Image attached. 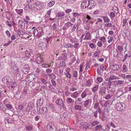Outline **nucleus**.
Wrapping results in <instances>:
<instances>
[{
    "label": "nucleus",
    "instance_id": "obj_59",
    "mask_svg": "<svg viewBox=\"0 0 131 131\" xmlns=\"http://www.w3.org/2000/svg\"><path fill=\"white\" fill-rule=\"evenodd\" d=\"M22 71L25 74H27L29 72V70H26V69H24V70H22Z\"/></svg>",
    "mask_w": 131,
    "mask_h": 131
},
{
    "label": "nucleus",
    "instance_id": "obj_8",
    "mask_svg": "<svg viewBox=\"0 0 131 131\" xmlns=\"http://www.w3.org/2000/svg\"><path fill=\"white\" fill-rule=\"evenodd\" d=\"M39 112L41 114H45L47 113L48 110L47 107H43L39 109Z\"/></svg>",
    "mask_w": 131,
    "mask_h": 131
},
{
    "label": "nucleus",
    "instance_id": "obj_52",
    "mask_svg": "<svg viewBox=\"0 0 131 131\" xmlns=\"http://www.w3.org/2000/svg\"><path fill=\"white\" fill-rule=\"evenodd\" d=\"M112 97L110 94H108L105 97V99L106 100H109Z\"/></svg>",
    "mask_w": 131,
    "mask_h": 131
},
{
    "label": "nucleus",
    "instance_id": "obj_35",
    "mask_svg": "<svg viewBox=\"0 0 131 131\" xmlns=\"http://www.w3.org/2000/svg\"><path fill=\"white\" fill-rule=\"evenodd\" d=\"M5 96V95L1 91H0V100H2L3 97Z\"/></svg>",
    "mask_w": 131,
    "mask_h": 131
},
{
    "label": "nucleus",
    "instance_id": "obj_6",
    "mask_svg": "<svg viewBox=\"0 0 131 131\" xmlns=\"http://www.w3.org/2000/svg\"><path fill=\"white\" fill-rule=\"evenodd\" d=\"M34 105V104L32 102H30L28 103V106L25 109L27 113H28L30 111Z\"/></svg>",
    "mask_w": 131,
    "mask_h": 131
},
{
    "label": "nucleus",
    "instance_id": "obj_51",
    "mask_svg": "<svg viewBox=\"0 0 131 131\" xmlns=\"http://www.w3.org/2000/svg\"><path fill=\"white\" fill-rule=\"evenodd\" d=\"M110 102V101L107 100L106 101L104 105V107L108 106V105H109Z\"/></svg>",
    "mask_w": 131,
    "mask_h": 131
},
{
    "label": "nucleus",
    "instance_id": "obj_16",
    "mask_svg": "<svg viewBox=\"0 0 131 131\" xmlns=\"http://www.w3.org/2000/svg\"><path fill=\"white\" fill-rule=\"evenodd\" d=\"M90 101V100H88L84 101L83 104L85 107L88 108L90 107V106L89 105V103Z\"/></svg>",
    "mask_w": 131,
    "mask_h": 131
},
{
    "label": "nucleus",
    "instance_id": "obj_34",
    "mask_svg": "<svg viewBox=\"0 0 131 131\" xmlns=\"http://www.w3.org/2000/svg\"><path fill=\"white\" fill-rule=\"evenodd\" d=\"M104 21L105 22H108L110 21V20L106 16H103L102 17Z\"/></svg>",
    "mask_w": 131,
    "mask_h": 131
},
{
    "label": "nucleus",
    "instance_id": "obj_30",
    "mask_svg": "<svg viewBox=\"0 0 131 131\" xmlns=\"http://www.w3.org/2000/svg\"><path fill=\"white\" fill-rule=\"evenodd\" d=\"M55 3V1H52L48 3V6L49 7H51Z\"/></svg>",
    "mask_w": 131,
    "mask_h": 131
},
{
    "label": "nucleus",
    "instance_id": "obj_57",
    "mask_svg": "<svg viewBox=\"0 0 131 131\" xmlns=\"http://www.w3.org/2000/svg\"><path fill=\"white\" fill-rule=\"evenodd\" d=\"M16 12H17L20 14H22L23 12V10L22 9H19V10L16 9Z\"/></svg>",
    "mask_w": 131,
    "mask_h": 131
},
{
    "label": "nucleus",
    "instance_id": "obj_32",
    "mask_svg": "<svg viewBox=\"0 0 131 131\" xmlns=\"http://www.w3.org/2000/svg\"><path fill=\"white\" fill-rule=\"evenodd\" d=\"M52 124L51 123L48 124L47 126V127L48 130H50L52 128Z\"/></svg>",
    "mask_w": 131,
    "mask_h": 131
},
{
    "label": "nucleus",
    "instance_id": "obj_18",
    "mask_svg": "<svg viewBox=\"0 0 131 131\" xmlns=\"http://www.w3.org/2000/svg\"><path fill=\"white\" fill-rule=\"evenodd\" d=\"M117 50H118L120 54L122 55H123L122 52L123 50L124 49L123 48V47L122 46L118 45L117 47Z\"/></svg>",
    "mask_w": 131,
    "mask_h": 131
},
{
    "label": "nucleus",
    "instance_id": "obj_25",
    "mask_svg": "<svg viewBox=\"0 0 131 131\" xmlns=\"http://www.w3.org/2000/svg\"><path fill=\"white\" fill-rule=\"evenodd\" d=\"M25 128L27 130L30 131L33 130L34 129L33 127L29 125L26 126Z\"/></svg>",
    "mask_w": 131,
    "mask_h": 131
},
{
    "label": "nucleus",
    "instance_id": "obj_13",
    "mask_svg": "<svg viewBox=\"0 0 131 131\" xmlns=\"http://www.w3.org/2000/svg\"><path fill=\"white\" fill-rule=\"evenodd\" d=\"M35 8L37 10H40L42 7L40 3H35Z\"/></svg>",
    "mask_w": 131,
    "mask_h": 131
},
{
    "label": "nucleus",
    "instance_id": "obj_39",
    "mask_svg": "<svg viewBox=\"0 0 131 131\" xmlns=\"http://www.w3.org/2000/svg\"><path fill=\"white\" fill-rule=\"evenodd\" d=\"M44 35V32L42 31H39L38 32V35L37 36L39 38L40 37Z\"/></svg>",
    "mask_w": 131,
    "mask_h": 131
},
{
    "label": "nucleus",
    "instance_id": "obj_53",
    "mask_svg": "<svg viewBox=\"0 0 131 131\" xmlns=\"http://www.w3.org/2000/svg\"><path fill=\"white\" fill-rule=\"evenodd\" d=\"M38 32V31L37 29H34L33 31L34 34L35 36H37Z\"/></svg>",
    "mask_w": 131,
    "mask_h": 131
},
{
    "label": "nucleus",
    "instance_id": "obj_7",
    "mask_svg": "<svg viewBox=\"0 0 131 131\" xmlns=\"http://www.w3.org/2000/svg\"><path fill=\"white\" fill-rule=\"evenodd\" d=\"M106 89L105 87L104 86L100 87L99 90V94L102 95L105 94Z\"/></svg>",
    "mask_w": 131,
    "mask_h": 131
},
{
    "label": "nucleus",
    "instance_id": "obj_11",
    "mask_svg": "<svg viewBox=\"0 0 131 131\" xmlns=\"http://www.w3.org/2000/svg\"><path fill=\"white\" fill-rule=\"evenodd\" d=\"M72 25L73 24L69 22H68L65 24L64 26L63 27V30H66L70 26Z\"/></svg>",
    "mask_w": 131,
    "mask_h": 131
},
{
    "label": "nucleus",
    "instance_id": "obj_9",
    "mask_svg": "<svg viewBox=\"0 0 131 131\" xmlns=\"http://www.w3.org/2000/svg\"><path fill=\"white\" fill-rule=\"evenodd\" d=\"M113 82L115 86H118L119 85L123 84L124 81L121 80H115L113 81Z\"/></svg>",
    "mask_w": 131,
    "mask_h": 131
},
{
    "label": "nucleus",
    "instance_id": "obj_49",
    "mask_svg": "<svg viewBox=\"0 0 131 131\" xmlns=\"http://www.w3.org/2000/svg\"><path fill=\"white\" fill-rule=\"evenodd\" d=\"M99 124V122L97 121H95L93 122L91 124V125L92 126H95Z\"/></svg>",
    "mask_w": 131,
    "mask_h": 131
},
{
    "label": "nucleus",
    "instance_id": "obj_60",
    "mask_svg": "<svg viewBox=\"0 0 131 131\" xmlns=\"http://www.w3.org/2000/svg\"><path fill=\"white\" fill-rule=\"evenodd\" d=\"M100 53V50H99L97 52H96L94 53V56H97L99 55Z\"/></svg>",
    "mask_w": 131,
    "mask_h": 131
},
{
    "label": "nucleus",
    "instance_id": "obj_40",
    "mask_svg": "<svg viewBox=\"0 0 131 131\" xmlns=\"http://www.w3.org/2000/svg\"><path fill=\"white\" fill-rule=\"evenodd\" d=\"M87 95V93L85 91H83L81 94V97L82 98H84Z\"/></svg>",
    "mask_w": 131,
    "mask_h": 131
},
{
    "label": "nucleus",
    "instance_id": "obj_14",
    "mask_svg": "<svg viewBox=\"0 0 131 131\" xmlns=\"http://www.w3.org/2000/svg\"><path fill=\"white\" fill-rule=\"evenodd\" d=\"M90 3V4L89 5V8L90 9L94 8L96 5V3L92 1H91Z\"/></svg>",
    "mask_w": 131,
    "mask_h": 131
},
{
    "label": "nucleus",
    "instance_id": "obj_22",
    "mask_svg": "<svg viewBox=\"0 0 131 131\" xmlns=\"http://www.w3.org/2000/svg\"><path fill=\"white\" fill-rule=\"evenodd\" d=\"M119 68V66L117 64H114L112 65V69L113 70L116 71Z\"/></svg>",
    "mask_w": 131,
    "mask_h": 131
},
{
    "label": "nucleus",
    "instance_id": "obj_63",
    "mask_svg": "<svg viewBox=\"0 0 131 131\" xmlns=\"http://www.w3.org/2000/svg\"><path fill=\"white\" fill-rule=\"evenodd\" d=\"M96 80L97 81L99 82H102L103 80V79L99 77H97Z\"/></svg>",
    "mask_w": 131,
    "mask_h": 131
},
{
    "label": "nucleus",
    "instance_id": "obj_17",
    "mask_svg": "<svg viewBox=\"0 0 131 131\" xmlns=\"http://www.w3.org/2000/svg\"><path fill=\"white\" fill-rule=\"evenodd\" d=\"M82 21L81 19H79L77 21V22L75 24V26H76L77 27L76 31L78 30L79 26L80 25Z\"/></svg>",
    "mask_w": 131,
    "mask_h": 131
},
{
    "label": "nucleus",
    "instance_id": "obj_44",
    "mask_svg": "<svg viewBox=\"0 0 131 131\" xmlns=\"http://www.w3.org/2000/svg\"><path fill=\"white\" fill-rule=\"evenodd\" d=\"M59 66L61 67H64L66 66L65 62L63 61L60 62L59 64Z\"/></svg>",
    "mask_w": 131,
    "mask_h": 131
},
{
    "label": "nucleus",
    "instance_id": "obj_20",
    "mask_svg": "<svg viewBox=\"0 0 131 131\" xmlns=\"http://www.w3.org/2000/svg\"><path fill=\"white\" fill-rule=\"evenodd\" d=\"M85 38L87 40H91V37L90 33L88 32L86 33L85 35Z\"/></svg>",
    "mask_w": 131,
    "mask_h": 131
},
{
    "label": "nucleus",
    "instance_id": "obj_47",
    "mask_svg": "<svg viewBox=\"0 0 131 131\" xmlns=\"http://www.w3.org/2000/svg\"><path fill=\"white\" fill-rule=\"evenodd\" d=\"M110 111L109 108L108 107V106L104 107V112H106L107 113H108Z\"/></svg>",
    "mask_w": 131,
    "mask_h": 131
},
{
    "label": "nucleus",
    "instance_id": "obj_3",
    "mask_svg": "<svg viewBox=\"0 0 131 131\" xmlns=\"http://www.w3.org/2000/svg\"><path fill=\"white\" fill-rule=\"evenodd\" d=\"M90 4L89 1L88 0H84L82 2L81 5V7L83 9L88 7L89 8V5Z\"/></svg>",
    "mask_w": 131,
    "mask_h": 131
},
{
    "label": "nucleus",
    "instance_id": "obj_10",
    "mask_svg": "<svg viewBox=\"0 0 131 131\" xmlns=\"http://www.w3.org/2000/svg\"><path fill=\"white\" fill-rule=\"evenodd\" d=\"M41 81L44 85L41 86V88L42 89H46L47 88V84L48 82L44 79H41Z\"/></svg>",
    "mask_w": 131,
    "mask_h": 131
},
{
    "label": "nucleus",
    "instance_id": "obj_1",
    "mask_svg": "<svg viewBox=\"0 0 131 131\" xmlns=\"http://www.w3.org/2000/svg\"><path fill=\"white\" fill-rule=\"evenodd\" d=\"M125 106V104L122 103H118L115 105V107L116 111H120L123 110Z\"/></svg>",
    "mask_w": 131,
    "mask_h": 131
},
{
    "label": "nucleus",
    "instance_id": "obj_5",
    "mask_svg": "<svg viewBox=\"0 0 131 131\" xmlns=\"http://www.w3.org/2000/svg\"><path fill=\"white\" fill-rule=\"evenodd\" d=\"M11 78L9 76H6V77H4L2 79V81L5 84H7L8 86V84L9 82H10Z\"/></svg>",
    "mask_w": 131,
    "mask_h": 131
},
{
    "label": "nucleus",
    "instance_id": "obj_58",
    "mask_svg": "<svg viewBox=\"0 0 131 131\" xmlns=\"http://www.w3.org/2000/svg\"><path fill=\"white\" fill-rule=\"evenodd\" d=\"M5 106L8 109H11L12 108V106L11 105L9 104L5 105Z\"/></svg>",
    "mask_w": 131,
    "mask_h": 131
},
{
    "label": "nucleus",
    "instance_id": "obj_2",
    "mask_svg": "<svg viewBox=\"0 0 131 131\" xmlns=\"http://www.w3.org/2000/svg\"><path fill=\"white\" fill-rule=\"evenodd\" d=\"M27 3L29 9H31L32 10H34L35 3L34 1L33 0H28Z\"/></svg>",
    "mask_w": 131,
    "mask_h": 131
},
{
    "label": "nucleus",
    "instance_id": "obj_62",
    "mask_svg": "<svg viewBox=\"0 0 131 131\" xmlns=\"http://www.w3.org/2000/svg\"><path fill=\"white\" fill-rule=\"evenodd\" d=\"M73 15L74 16L76 17L79 16L80 15V14H79L78 13L75 12L73 13Z\"/></svg>",
    "mask_w": 131,
    "mask_h": 131
},
{
    "label": "nucleus",
    "instance_id": "obj_36",
    "mask_svg": "<svg viewBox=\"0 0 131 131\" xmlns=\"http://www.w3.org/2000/svg\"><path fill=\"white\" fill-rule=\"evenodd\" d=\"M25 55L26 57L28 58H29L31 56V54L29 51L26 50L25 52Z\"/></svg>",
    "mask_w": 131,
    "mask_h": 131
},
{
    "label": "nucleus",
    "instance_id": "obj_19",
    "mask_svg": "<svg viewBox=\"0 0 131 131\" xmlns=\"http://www.w3.org/2000/svg\"><path fill=\"white\" fill-rule=\"evenodd\" d=\"M38 46L39 47H41L43 48H45V47H46L47 45L45 42H41L39 44Z\"/></svg>",
    "mask_w": 131,
    "mask_h": 131
},
{
    "label": "nucleus",
    "instance_id": "obj_24",
    "mask_svg": "<svg viewBox=\"0 0 131 131\" xmlns=\"http://www.w3.org/2000/svg\"><path fill=\"white\" fill-rule=\"evenodd\" d=\"M113 55L114 57H117L118 56L119 53V52L118 50L116 49L114 50L113 52Z\"/></svg>",
    "mask_w": 131,
    "mask_h": 131
},
{
    "label": "nucleus",
    "instance_id": "obj_29",
    "mask_svg": "<svg viewBox=\"0 0 131 131\" xmlns=\"http://www.w3.org/2000/svg\"><path fill=\"white\" fill-rule=\"evenodd\" d=\"M13 122L12 120L10 118H6L5 119V122L8 124H11Z\"/></svg>",
    "mask_w": 131,
    "mask_h": 131
},
{
    "label": "nucleus",
    "instance_id": "obj_45",
    "mask_svg": "<svg viewBox=\"0 0 131 131\" xmlns=\"http://www.w3.org/2000/svg\"><path fill=\"white\" fill-rule=\"evenodd\" d=\"M62 55L61 58L65 60L67 58V53H64V54H62Z\"/></svg>",
    "mask_w": 131,
    "mask_h": 131
},
{
    "label": "nucleus",
    "instance_id": "obj_64",
    "mask_svg": "<svg viewBox=\"0 0 131 131\" xmlns=\"http://www.w3.org/2000/svg\"><path fill=\"white\" fill-rule=\"evenodd\" d=\"M70 93L71 92H70L69 91H65V95L67 96H68L69 94H70Z\"/></svg>",
    "mask_w": 131,
    "mask_h": 131
},
{
    "label": "nucleus",
    "instance_id": "obj_38",
    "mask_svg": "<svg viewBox=\"0 0 131 131\" xmlns=\"http://www.w3.org/2000/svg\"><path fill=\"white\" fill-rule=\"evenodd\" d=\"M99 86L98 85H95L92 88V91L94 92H95L97 91V90L99 88Z\"/></svg>",
    "mask_w": 131,
    "mask_h": 131
},
{
    "label": "nucleus",
    "instance_id": "obj_42",
    "mask_svg": "<svg viewBox=\"0 0 131 131\" xmlns=\"http://www.w3.org/2000/svg\"><path fill=\"white\" fill-rule=\"evenodd\" d=\"M99 104L98 102H95L94 104V108L95 109L97 108L98 107H99Z\"/></svg>",
    "mask_w": 131,
    "mask_h": 131
},
{
    "label": "nucleus",
    "instance_id": "obj_41",
    "mask_svg": "<svg viewBox=\"0 0 131 131\" xmlns=\"http://www.w3.org/2000/svg\"><path fill=\"white\" fill-rule=\"evenodd\" d=\"M112 10L116 13H117L118 12L117 8L115 6H114L113 7Z\"/></svg>",
    "mask_w": 131,
    "mask_h": 131
},
{
    "label": "nucleus",
    "instance_id": "obj_55",
    "mask_svg": "<svg viewBox=\"0 0 131 131\" xmlns=\"http://www.w3.org/2000/svg\"><path fill=\"white\" fill-rule=\"evenodd\" d=\"M112 81H108L107 83V84H108V85H107V86L108 85V86L109 88H111V86L112 85Z\"/></svg>",
    "mask_w": 131,
    "mask_h": 131
},
{
    "label": "nucleus",
    "instance_id": "obj_43",
    "mask_svg": "<svg viewBox=\"0 0 131 131\" xmlns=\"http://www.w3.org/2000/svg\"><path fill=\"white\" fill-rule=\"evenodd\" d=\"M63 47L68 48L70 47V44L67 43L63 45Z\"/></svg>",
    "mask_w": 131,
    "mask_h": 131
},
{
    "label": "nucleus",
    "instance_id": "obj_33",
    "mask_svg": "<svg viewBox=\"0 0 131 131\" xmlns=\"http://www.w3.org/2000/svg\"><path fill=\"white\" fill-rule=\"evenodd\" d=\"M78 93L77 92H74L73 93V95H71V96L73 97V98H76L78 97Z\"/></svg>",
    "mask_w": 131,
    "mask_h": 131
},
{
    "label": "nucleus",
    "instance_id": "obj_12",
    "mask_svg": "<svg viewBox=\"0 0 131 131\" xmlns=\"http://www.w3.org/2000/svg\"><path fill=\"white\" fill-rule=\"evenodd\" d=\"M18 24L19 26L22 29H24L25 27V22L23 20H19Z\"/></svg>",
    "mask_w": 131,
    "mask_h": 131
},
{
    "label": "nucleus",
    "instance_id": "obj_48",
    "mask_svg": "<svg viewBox=\"0 0 131 131\" xmlns=\"http://www.w3.org/2000/svg\"><path fill=\"white\" fill-rule=\"evenodd\" d=\"M110 79L111 81L113 80H116L117 79L116 77V76L113 75H111L110 77Z\"/></svg>",
    "mask_w": 131,
    "mask_h": 131
},
{
    "label": "nucleus",
    "instance_id": "obj_26",
    "mask_svg": "<svg viewBox=\"0 0 131 131\" xmlns=\"http://www.w3.org/2000/svg\"><path fill=\"white\" fill-rule=\"evenodd\" d=\"M123 71L124 72H127L128 71V69L127 67V66L125 65H124L122 67Z\"/></svg>",
    "mask_w": 131,
    "mask_h": 131
},
{
    "label": "nucleus",
    "instance_id": "obj_50",
    "mask_svg": "<svg viewBox=\"0 0 131 131\" xmlns=\"http://www.w3.org/2000/svg\"><path fill=\"white\" fill-rule=\"evenodd\" d=\"M101 127V125L100 124L97 126L95 128V129L96 130H100Z\"/></svg>",
    "mask_w": 131,
    "mask_h": 131
},
{
    "label": "nucleus",
    "instance_id": "obj_27",
    "mask_svg": "<svg viewBox=\"0 0 131 131\" xmlns=\"http://www.w3.org/2000/svg\"><path fill=\"white\" fill-rule=\"evenodd\" d=\"M36 62L38 64H40L42 61V60L40 56H38L36 58Z\"/></svg>",
    "mask_w": 131,
    "mask_h": 131
},
{
    "label": "nucleus",
    "instance_id": "obj_54",
    "mask_svg": "<svg viewBox=\"0 0 131 131\" xmlns=\"http://www.w3.org/2000/svg\"><path fill=\"white\" fill-rule=\"evenodd\" d=\"M24 68L25 69L29 70L30 67L27 64H26L25 65Z\"/></svg>",
    "mask_w": 131,
    "mask_h": 131
},
{
    "label": "nucleus",
    "instance_id": "obj_4",
    "mask_svg": "<svg viewBox=\"0 0 131 131\" xmlns=\"http://www.w3.org/2000/svg\"><path fill=\"white\" fill-rule=\"evenodd\" d=\"M10 85H8V86L10 89L12 90H14V89L15 90L16 89H17L18 88L17 87V83L16 82L11 81L10 82Z\"/></svg>",
    "mask_w": 131,
    "mask_h": 131
},
{
    "label": "nucleus",
    "instance_id": "obj_46",
    "mask_svg": "<svg viewBox=\"0 0 131 131\" xmlns=\"http://www.w3.org/2000/svg\"><path fill=\"white\" fill-rule=\"evenodd\" d=\"M59 69H60L59 71V75L62 76L63 75V68H62L61 69L60 68H59Z\"/></svg>",
    "mask_w": 131,
    "mask_h": 131
},
{
    "label": "nucleus",
    "instance_id": "obj_37",
    "mask_svg": "<svg viewBox=\"0 0 131 131\" xmlns=\"http://www.w3.org/2000/svg\"><path fill=\"white\" fill-rule=\"evenodd\" d=\"M124 78L128 79V81L129 82H131V75H127L125 77L123 78Z\"/></svg>",
    "mask_w": 131,
    "mask_h": 131
},
{
    "label": "nucleus",
    "instance_id": "obj_15",
    "mask_svg": "<svg viewBox=\"0 0 131 131\" xmlns=\"http://www.w3.org/2000/svg\"><path fill=\"white\" fill-rule=\"evenodd\" d=\"M66 102L68 104H71L73 105L74 102V100L70 97H68L67 98Z\"/></svg>",
    "mask_w": 131,
    "mask_h": 131
},
{
    "label": "nucleus",
    "instance_id": "obj_28",
    "mask_svg": "<svg viewBox=\"0 0 131 131\" xmlns=\"http://www.w3.org/2000/svg\"><path fill=\"white\" fill-rule=\"evenodd\" d=\"M75 108L76 110L80 111L81 110L82 107L80 105H75Z\"/></svg>",
    "mask_w": 131,
    "mask_h": 131
},
{
    "label": "nucleus",
    "instance_id": "obj_31",
    "mask_svg": "<svg viewBox=\"0 0 131 131\" xmlns=\"http://www.w3.org/2000/svg\"><path fill=\"white\" fill-rule=\"evenodd\" d=\"M63 102V101L61 99H58L56 101V103L58 105L60 106L62 103Z\"/></svg>",
    "mask_w": 131,
    "mask_h": 131
},
{
    "label": "nucleus",
    "instance_id": "obj_21",
    "mask_svg": "<svg viewBox=\"0 0 131 131\" xmlns=\"http://www.w3.org/2000/svg\"><path fill=\"white\" fill-rule=\"evenodd\" d=\"M43 102V99L42 98H41L37 101V104H38L39 103V106H41L42 105Z\"/></svg>",
    "mask_w": 131,
    "mask_h": 131
},
{
    "label": "nucleus",
    "instance_id": "obj_61",
    "mask_svg": "<svg viewBox=\"0 0 131 131\" xmlns=\"http://www.w3.org/2000/svg\"><path fill=\"white\" fill-rule=\"evenodd\" d=\"M66 75V77L69 78H70L71 77V75L69 72L67 73Z\"/></svg>",
    "mask_w": 131,
    "mask_h": 131
},
{
    "label": "nucleus",
    "instance_id": "obj_23",
    "mask_svg": "<svg viewBox=\"0 0 131 131\" xmlns=\"http://www.w3.org/2000/svg\"><path fill=\"white\" fill-rule=\"evenodd\" d=\"M64 15V13L63 12H58L57 14V16L59 17H60L61 19L62 17Z\"/></svg>",
    "mask_w": 131,
    "mask_h": 131
},
{
    "label": "nucleus",
    "instance_id": "obj_56",
    "mask_svg": "<svg viewBox=\"0 0 131 131\" xmlns=\"http://www.w3.org/2000/svg\"><path fill=\"white\" fill-rule=\"evenodd\" d=\"M25 48V46L24 45H20L19 49L20 50H23Z\"/></svg>",
    "mask_w": 131,
    "mask_h": 131
}]
</instances>
